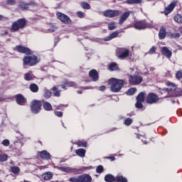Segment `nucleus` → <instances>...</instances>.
Listing matches in <instances>:
<instances>
[{
	"label": "nucleus",
	"instance_id": "obj_14",
	"mask_svg": "<svg viewBox=\"0 0 182 182\" xmlns=\"http://www.w3.org/2000/svg\"><path fill=\"white\" fill-rule=\"evenodd\" d=\"M77 85L75 82L68 81V80H65L61 85L62 89L66 90V87H76Z\"/></svg>",
	"mask_w": 182,
	"mask_h": 182
},
{
	"label": "nucleus",
	"instance_id": "obj_17",
	"mask_svg": "<svg viewBox=\"0 0 182 182\" xmlns=\"http://www.w3.org/2000/svg\"><path fill=\"white\" fill-rule=\"evenodd\" d=\"M16 100L18 105H20V106H23V105L26 103V99H25V97L21 94L16 96Z\"/></svg>",
	"mask_w": 182,
	"mask_h": 182
},
{
	"label": "nucleus",
	"instance_id": "obj_32",
	"mask_svg": "<svg viewBox=\"0 0 182 182\" xmlns=\"http://www.w3.org/2000/svg\"><path fill=\"white\" fill-rule=\"evenodd\" d=\"M144 92H140L139 95L136 97V101L138 102H144V96H145Z\"/></svg>",
	"mask_w": 182,
	"mask_h": 182
},
{
	"label": "nucleus",
	"instance_id": "obj_45",
	"mask_svg": "<svg viewBox=\"0 0 182 182\" xmlns=\"http://www.w3.org/2000/svg\"><path fill=\"white\" fill-rule=\"evenodd\" d=\"M77 144L79 146V147H86L87 143L85 141H78Z\"/></svg>",
	"mask_w": 182,
	"mask_h": 182
},
{
	"label": "nucleus",
	"instance_id": "obj_48",
	"mask_svg": "<svg viewBox=\"0 0 182 182\" xmlns=\"http://www.w3.org/2000/svg\"><path fill=\"white\" fill-rule=\"evenodd\" d=\"M176 77L179 80V79H182V70H179L176 73Z\"/></svg>",
	"mask_w": 182,
	"mask_h": 182
},
{
	"label": "nucleus",
	"instance_id": "obj_29",
	"mask_svg": "<svg viewBox=\"0 0 182 182\" xmlns=\"http://www.w3.org/2000/svg\"><path fill=\"white\" fill-rule=\"evenodd\" d=\"M52 177H53V173H52V172H46L42 175V178L44 180H50Z\"/></svg>",
	"mask_w": 182,
	"mask_h": 182
},
{
	"label": "nucleus",
	"instance_id": "obj_56",
	"mask_svg": "<svg viewBox=\"0 0 182 182\" xmlns=\"http://www.w3.org/2000/svg\"><path fill=\"white\" fill-rule=\"evenodd\" d=\"M100 90L101 92H105V90H106V86H105V85L100 86Z\"/></svg>",
	"mask_w": 182,
	"mask_h": 182
},
{
	"label": "nucleus",
	"instance_id": "obj_22",
	"mask_svg": "<svg viewBox=\"0 0 182 182\" xmlns=\"http://www.w3.org/2000/svg\"><path fill=\"white\" fill-rule=\"evenodd\" d=\"M166 28L161 27L159 33V39L161 40L166 39Z\"/></svg>",
	"mask_w": 182,
	"mask_h": 182
},
{
	"label": "nucleus",
	"instance_id": "obj_59",
	"mask_svg": "<svg viewBox=\"0 0 182 182\" xmlns=\"http://www.w3.org/2000/svg\"><path fill=\"white\" fill-rule=\"evenodd\" d=\"M127 116H129V117L134 116V113L132 112V113L127 114Z\"/></svg>",
	"mask_w": 182,
	"mask_h": 182
},
{
	"label": "nucleus",
	"instance_id": "obj_12",
	"mask_svg": "<svg viewBox=\"0 0 182 182\" xmlns=\"http://www.w3.org/2000/svg\"><path fill=\"white\" fill-rule=\"evenodd\" d=\"M177 6V1H173L171 2L167 7L165 8L164 9V15H168V14L173 12L174 10V8Z\"/></svg>",
	"mask_w": 182,
	"mask_h": 182
},
{
	"label": "nucleus",
	"instance_id": "obj_2",
	"mask_svg": "<svg viewBox=\"0 0 182 182\" xmlns=\"http://www.w3.org/2000/svg\"><path fill=\"white\" fill-rule=\"evenodd\" d=\"M26 26V20L25 18H20L11 24V32H18L19 29H23Z\"/></svg>",
	"mask_w": 182,
	"mask_h": 182
},
{
	"label": "nucleus",
	"instance_id": "obj_62",
	"mask_svg": "<svg viewBox=\"0 0 182 182\" xmlns=\"http://www.w3.org/2000/svg\"><path fill=\"white\" fill-rule=\"evenodd\" d=\"M56 109H60V107L58 106V107H56Z\"/></svg>",
	"mask_w": 182,
	"mask_h": 182
},
{
	"label": "nucleus",
	"instance_id": "obj_9",
	"mask_svg": "<svg viewBox=\"0 0 182 182\" xmlns=\"http://www.w3.org/2000/svg\"><path fill=\"white\" fill-rule=\"evenodd\" d=\"M130 51L127 48H118L117 56L119 59H126L129 56Z\"/></svg>",
	"mask_w": 182,
	"mask_h": 182
},
{
	"label": "nucleus",
	"instance_id": "obj_23",
	"mask_svg": "<svg viewBox=\"0 0 182 182\" xmlns=\"http://www.w3.org/2000/svg\"><path fill=\"white\" fill-rule=\"evenodd\" d=\"M115 182H129V181H127V178L119 173L115 177Z\"/></svg>",
	"mask_w": 182,
	"mask_h": 182
},
{
	"label": "nucleus",
	"instance_id": "obj_33",
	"mask_svg": "<svg viewBox=\"0 0 182 182\" xmlns=\"http://www.w3.org/2000/svg\"><path fill=\"white\" fill-rule=\"evenodd\" d=\"M117 69H119V67L117 66V64L116 63H112L109 64V70H111V71L117 70Z\"/></svg>",
	"mask_w": 182,
	"mask_h": 182
},
{
	"label": "nucleus",
	"instance_id": "obj_37",
	"mask_svg": "<svg viewBox=\"0 0 182 182\" xmlns=\"http://www.w3.org/2000/svg\"><path fill=\"white\" fill-rule=\"evenodd\" d=\"M32 5V4H26L25 2H22L20 4V8L21 9H28V8H29V6Z\"/></svg>",
	"mask_w": 182,
	"mask_h": 182
},
{
	"label": "nucleus",
	"instance_id": "obj_55",
	"mask_svg": "<svg viewBox=\"0 0 182 182\" xmlns=\"http://www.w3.org/2000/svg\"><path fill=\"white\" fill-rule=\"evenodd\" d=\"M15 0H7V5H15Z\"/></svg>",
	"mask_w": 182,
	"mask_h": 182
},
{
	"label": "nucleus",
	"instance_id": "obj_54",
	"mask_svg": "<svg viewBox=\"0 0 182 182\" xmlns=\"http://www.w3.org/2000/svg\"><path fill=\"white\" fill-rule=\"evenodd\" d=\"M14 146L18 149V147H22V143L18 141H14Z\"/></svg>",
	"mask_w": 182,
	"mask_h": 182
},
{
	"label": "nucleus",
	"instance_id": "obj_8",
	"mask_svg": "<svg viewBox=\"0 0 182 182\" xmlns=\"http://www.w3.org/2000/svg\"><path fill=\"white\" fill-rule=\"evenodd\" d=\"M159 100V96L155 93H149L146 97V103L149 105H154V103H157Z\"/></svg>",
	"mask_w": 182,
	"mask_h": 182
},
{
	"label": "nucleus",
	"instance_id": "obj_27",
	"mask_svg": "<svg viewBox=\"0 0 182 182\" xmlns=\"http://www.w3.org/2000/svg\"><path fill=\"white\" fill-rule=\"evenodd\" d=\"M166 86L169 87L167 89V90H169V92H174L176 89H177V87L176 86V85L170 82H166Z\"/></svg>",
	"mask_w": 182,
	"mask_h": 182
},
{
	"label": "nucleus",
	"instance_id": "obj_26",
	"mask_svg": "<svg viewBox=\"0 0 182 182\" xmlns=\"http://www.w3.org/2000/svg\"><path fill=\"white\" fill-rule=\"evenodd\" d=\"M29 89L31 92H33V93H38V92H39V87L35 83L31 84Z\"/></svg>",
	"mask_w": 182,
	"mask_h": 182
},
{
	"label": "nucleus",
	"instance_id": "obj_49",
	"mask_svg": "<svg viewBox=\"0 0 182 182\" xmlns=\"http://www.w3.org/2000/svg\"><path fill=\"white\" fill-rule=\"evenodd\" d=\"M156 50H157V48L156 46L151 47V48L149 50V53L150 55H153V53H156Z\"/></svg>",
	"mask_w": 182,
	"mask_h": 182
},
{
	"label": "nucleus",
	"instance_id": "obj_11",
	"mask_svg": "<svg viewBox=\"0 0 182 182\" xmlns=\"http://www.w3.org/2000/svg\"><path fill=\"white\" fill-rule=\"evenodd\" d=\"M57 18L63 22V23H70L72 21H70V18L66 14H63L62 13H57Z\"/></svg>",
	"mask_w": 182,
	"mask_h": 182
},
{
	"label": "nucleus",
	"instance_id": "obj_30",
	"mask_svg": "<svg viewBox=\"0 0 182 182\" xmlns=\"http://www.w3.org/2000/svg\"><path fill=\"white\" fill-rule=\"evenodd\" d=\"M43 109L47 112H50V110H52V105L48 102H43Z\"/></svg>",
	"mask_w": 182,
	"mask_h": 182
},
{
	"label": "nucleus",
	"instance_id": "obj_19",
	"mask_svg": "<svg viewBox=\"0 0 182 182\" xmlns=\"http://www.w3.org/2000/svg\"><path fill=\"white\" fill-rule=\"evenodd\" d=\"M130 14L131 12L130 11H127L125 13H124L120 18H119V25H123L124 22H125V21L127 19V18H129V16H130Z\"/></svg>",
	"mask_w": 182,
	"mask_h": 182
},
{
	"label": "nucleus",
	"instance_id": "obj_34",
	"mask_svg": "<svg viewBox=\"0 0 182 182\" xmlns=\"http://www.w3.org/2000/svg\"><path fill=\"white\" fill-rule=\"evenodd\" d=\"M52 90L53 92V95L54 96L57 97H59V96H60V91H59L58 90V87H56L55 86H54L53 88H52Z\"/></svg>",
	"mask_w": 182,
	"mask_h": 182
},
{
	"label": "nucleus",
	"instance_id": "obj_20",
	"mask_svg": "<svg viewBox=\"0 0 182 182\" xmlns=\"http://www.w3.org/2000/svg\"><path fill=\"white\" fill-rule=\"evenodd\" d=\"M80 182H92V176L88 174H82L80 176Z\"/></svg>",
	"mask_w": 182,
	"mask_h": 182
},
{
	"label": "nucleus",
	"instance_id": "obj_51",
	"mask_svg": "<svg viewBox=\"0 0 182 182\" xmlns=\"http://www.w3.org/2000/svg\"><path fill=\"white\" fill-rule=\"evenodd\" d=\"M1 144H3V146H5L6 147H8V146H9V140L8 139L3 140V141L1 142Z\"/></svg>",
	"mask_w": 182,
	"mask_h": 182
},
{
	"label": "nucleus",
	"instance_id": "obj_6",
	"mask_svg": "<svg viewBox=\"0 0 182 182\" xmlns=\"http://www.w3.org/2000/svg\"><path fill=\"white\" fill-rule=\"evenodd\" d=\"M41 107H42V102H41V101L34 100L31 102V109L32 113H39V112H41Z\"/></svg>",
	"mask_w": 182,
	"mask_h": 182
},
{
	"label": "nucleus",
	"instance_id": "obj_5",
	"mask_svg": "<svg viewBox=\"0 0 182 182\" xmlns=\"http://www.w3.org/2000/svg\"><path fill=\"white\" fill-rule=\"evenodd\" d=\"M134 26L135 29H138L139 31L147 29V28H154L153 23H147L146 20L136 21Z\"/></svg>",
	"mask_w": 182,
	"mask_h": 182
},
{
	"label": "nucleus",
	"instance_id": "obj_44",
	"mask_svg": "<svg viewBox=\"0 0 182 182\" xmlns=\"http://www.w3.org/2000/svg\"><path fill=\"white\" fill-rule=\"evenodd\" d=\"M132 123H133V119H130V118H127L124 121V124H125V126H130V124H132Z\"/></svg>",
	"mask_w": 182,
	"mask_h": 182
},
{
	"label": "nucleus",
	"instance_id": "obj_38",
	"mask_svg": "<svg viewBox=\"0 0 182 182\" xmlns=\"http://www.w3.org/2000/svg\"><path fill=\"white\" fill-rule=\"evenodd\" d=\"M51 96H52V92L46 89L44 90V97H46V99H49Z\"/></svg>",
	"mask_w": 182,
	"mask_h": 182
},
{
	"label": "nucleus",
	"instance_id": "obj_18",
	"mask_svg": "<svg viewBox=\"0 0 182 182\" xmlns=\"http://www.w3.org/2000/svg\"><path fill=\"white\" fill-rule=\"evenodd\" d=\"M39 155L41 159L43 160H50V154H49V152L47 151H42L39 152Z\"/></svg>",
	"mask_w": 182,
	"mask_h": 182
},
{
	"label": "nucleus",
	"instance_id": "obj_15",
	"mask_svg": "<svg viewBox=\"0 0 182 182\" xmlns=\"http://www.w3.org/2000/svg\"><path fill=\"white\" fill-rule=\"evenodd\" d=\"M161 53L168 58V59H170L173 55V53L170 50V49H168V47L161 48Z\"/></svg>",
	"mask_w": 182,
	"mask_h": 182
},
{
	"label": "nucleus",
	"instance_id": "obj_64",
	"mask_svg": "<svg viewBox=\"0 0 182 182\" xmlns=\"http://www.w3.org/2000/svg\"><path fill=\"white\" fill-rule=\"evenodd\" d=\"M5 35H8V31H6V32H5Z\"/></svg>",
	"mask_w": 182,
	"mask_h": 182
},
{
	"label": "nucleus",
	"instance_id": "obj_43",
	"mask_svg": "<svg viewBox=\"0 0 182 182\" xmlns=\"http://www.w3.org/2000/svg\"><path fill=\"white\" fill-rule=\"evenodd\" d=\"M8 160V155L6 154H0V161H6Z\"/></svg>",
	"mask_w": 182,
	"mask_h": 182
},
{
	"label": "nucleus",
	"instance_id": "obj_60",
	"mask_svg": "<svg viewBox=\"0 0 182 182\" xmlns=\"http://www.w3.org/2000/svg\"><path fill=\"white\" fill-rule=\"evenodd\" d=\"M179 96H182V90H178Z\"/></svg>",
	"mask_w": 182,
	"mask_h": 182
},
{
	"label": "nucleus",
	"instance_id": "obj_46",
	"mask_svg": "<svg viewBox=\"0 0 182 182\" xmlns=\"http://www.w3.org/2000/svg\"><path fill=\"white\" fill-rule=\"evenodd\" d=\"M104 171H105V169L103 168V166L100 165V166H97V168H96L97 173L100 174V173H103Z\"/></svg>",
	"mask_w": 182,
	"mask_h": 182
},
{
	"label": "nucleus",
	"instance_id": "obj_42",
	"mask_svg": "<svg viewBox=\"0 0 182 182\" xmlns=\"http://www.w3.org/2000/svg\"><path fill=\"white\" fill-rule=\"evenodd\" d=\"M108 29L109 31H114L116 29V23L112 22L108 24Z\"/></svg>",
	"mask_w": 182,
	"mask_h": 182
},
{
	"label": "nucleus",
	"instance_id": "obj_63",
	"mask_svg": "<svg viewBox=\"0 0 182 182\" xmlns=\"http://www.w3.org/2000/svg\"><path fill=\"white\" fill-rule=\"evenodd\" d=\"M2 19V16L0 15V21Z\"/></svg>",
	"mask_w": 182,
	"mask_h": 182
},
{
	"label": "nucleus",
	"instance_id": "obj_7",
	"mask_svg": "<svg viewBox=\"0 0 182 182\" xmlns=\"http://www.w3.org/2000/svg\"><path fill=\"white\" fill-rule=\"evenodd\" d=\"M129 82L130 85H140L143 82V77L140 75H134L129 76Z\"/></svg>",
	"mask_w": 182,
	"mask_h": 182
},
{
	"label": "nucleus",
	"instance_id": "obj_13",
	"mask_svg": "<svg viewBox=\"0 0 182 182\" xmlns=\"http://www.w3.org/2000/svg\"><path fill=\"white\" fill-rule=\"evenodd\" d=\"M14 50H17V52H19L20 53H26V55H31V49L22 46H16L14 48Z\"/></svg>",
	"mask_w": 182,
	"mask_h": 182
},
{
	"label": "nucleus",
	"instance_id": "obj_35",
	"mask_svg": "<svg viewBox=\"0 0 182 182\" xmlns=\"http://www.w3.org/2000/svg\"><path fill=\"white\" fill-rule=\"evenodd\" d=\"M24 79L25 80H33V75L31 74L30 73H27L24 75Z\"/></svg>",
	"mask_w": 182,
	"mask_h": 182
},
{
	"label": "nucleus",
	"instance_id": "obj_10",
	"mask_svg": "<svg viewBox=\"0 0 182 182\" xmlns=\"http://www.w3.org/2000/svg\"><path fill=\"white\" fill-rule=\"evenodd\" d=\"M119 11L117 10H106L103 12L104 16L106 18H114V16H119Z\"/></svg>",
	"mask_w": 182,
	"mask_h": 182
},
{
	"label": "nucleus",
	"instance_id": "obj_39",
	"mask_svg": "<svg viewBox=\"0 0 182 182\" xmlns=\"http://www.w3.org/2000/svg\"><path fill=\"white\" fill-rule=\"evenodd\" d=\"M137 92V90L136 88H130L127 92V95L128 96H132V95H134Z\"/></svg>",
	"mask_w": 182,
	"mask_h": 182
},
{
	"label": "nucleus",
	"instance_id": "obj_53",
	"mask_svg": "<svg viewBox=\"0 0 182 182\" xmlns=\"http://www.w3.org/2000/svg\"><path fill=\"white\" fill-rule=\"evenodd\" d=\"M77 16L78 18H85V13H83L82 11H77Z\"/></svg>",
	"mask_w": 182,
	"mask_h": 182
},
{
	"label": "nucleus",
	"instance_id": "obj_24",
	"mask_svg": "<svg viewBox=\"0 0 182 182\" xmlns=\"http://www.w3.org/2000/svg\"><path fill=\"white\" fill-rule=\"evenodd\" d=\"M142 0H127L124 1V4L127 5H139L141 4Z\"/></svg>",
	"mask_w": 182,
	"mask_h": 182
},
{
	"label": "nucleus",
	"instance_id": "obj_41",
	"mask_svg": "<svg viewBox=\"0 0 182 182\" xmlns=\"http://www.w3.org/2000/svg\"><path fill=\"white\" fill-rule=\"evenodd\" d=\"M80 5L83 9H90V4L87 2H82Z\"/></svg>",
	"mask_w": 182,
	"mask_h": 182
},
{
	"label": "nucleus",
	"instance_id": "obj_1",
	"mask_svg": "<svg viewBox=\"0 0 182 182\" xmlns=\"http://www.w3.org/2000/svg\"><path fill=\"white\" fill-rule=\"evenodd\" d=\"M108 84L110 85L111 92L117 93L122 90V87L124 86V80L117 78H111L108 80Z\"/></svg>",
	"mask_w": 182,
	"mask_h": 182
},
{
	"label": "nucleus",
	"instance_id": "obj_31",
	"mask_svg": "<svg viewBox=\"0 0 182 182\" xmlns=\"http://www.w3.org/2000/svg\"><path fill=\"white\" fill-rule=\"evenodd\" d=\"M11 171L14 174H19V173L21 172V169L18 166H11Z\"/></svg>",
	"mask_w": 182,
	"mask_h": 182
},
{
	"label": "nucleus",
	"instance_id": "obj_25",
	"mask_svg": "<svg viewBox=\"0 0 182 182\" xmlns=\"http://www.w3.org/2000/svg\"><path fill=\"white\" fill-rule=\"evenodd\" d=\"M105 181L106 182H116V177L112 174H107L105 176Z\"/></svg>",
	"mask_w": 182,
	"mask_h": 182
},
{
	"label": "nucleus",
	"instance_id": "obj_57",
	"mask_svg": "<svg viewBox=\"0 0 182 182\" xmlns=\"http://www.w3.org/2000/svg\"><path fill=\"white\" fill-rule=\"evenodd\" d=\"M49 32H55L56 31V27L53 26L50 29H48Z\"/></svg>",
	"mask_w": 182,
	"mask_h": 182
},
{
	"label": "nucleus",
	"instance_id": "obj_52",
	"mask_svg": "<svg viewBox=\"0 0 182 182\" xmlns=\"http://www.w3.org/2000/svg\"><path fill=\"white\" fill-rule=\"evenodd\" d=\"M54 113L58 117H62L63 116V112L60 111H55Z\"/></svg>",
	"mask_w": 182,
	"mask_h": 182
},
{
	"label": "nucleus",
	"instance_id": "obj_3",
	"mask_svg": "<svg viewBox=\"0 0 182 182\" xmlns=\"http://www.w3.org/2000/svg\"><path fill=\"white\" fill-rule=\"evenodd\" d=\"M39 62L40 60L36 55L25 56L23 59L24 66H35Z\"/></svg>",
	"mask_w": 182,
	"mask_h": 182
},
{
	"label": "nucleus",
	"instance_id": "obj_50",
	"mask_svg": "<svg viewBox=\"0 0 182 182\" xmlns=\"http://www.w3.org/2000/svg\"><path fill=\"white\" fill-rule=\"evenodd\" d=\"M171 38L172 39H176V38H180V33H172L171 34Z\"/></svg>",
	"mask_w": 182,
	"mask_h": 182
},
{
	"label": "nucleus",
	"instance_id": "obj_58",
	"mask_svg": "<svg viewBox=\"0 0 182 182\" xmlns=\"http://www.w3.org/2000/svg\"><path fill=\"white\" fill-rule=\"evenodd\" d=\"M109 160H111V161H114V160H115L114 156H109Z\"/></svg>",
	"mask_w": 182,
	"mask_h": 182
},
{
	"label": "nucleus",
	"instance_id": "obj_16",
	"mask_svg": "<svg viewBox=\"0 0 182 182\" xmlns=\"http://www.w3.org/2000/svg\"><path fill=\"white\" fill-rule=\"evenodd\" d=\"M89 76L92 78V82H97L99 80V73L95 69L90 71Z\"/></svg>",
	"mask_w": 182,
	"mask_h": 182
},
{
	"label": "nucleus",
	"instance_id": "obj_4",
	"mask_svg": "<svg viewBox=\"0 0 182 182\" xmlns=\"http://www.w3.org/2000/svg\"><path fill=\"white\" fill-rule=\"evenodd\" d=\"M57 168L60 171H63V173H77V171H82V170H90V168H92V166H88V167L82 166L80 169H77L76 168L66 167V166H58Z\"/></svg>",
	"mask_w": 182,
	"mask_h": 182
},
{
	"label": "nucleus",
	"instance_id": "obj_61",
	"mask_svg": "<svg viewBox=\"0 0 182 182\" xmlns=\"http://www.w3.org/2000/svg\"><path fill=\"white\" fill-rule=\"evenodd\" d=\"M77 93H78L79 95H82V91H77Z\"/></svg>",
	"mask_w": 182,
	"mask_h": 182
},
{
	"label": "nucleus",
	"instance_id": "obj_36",
	"mask_svg": "<svg viewBox=\"0 0 182 182\" xmlns=\"http://www.w3.org/2000/svg\"><path fill=\"white\" fill-rule=\"evenodd\" d=\"M174 21L175 22H177L178 23H182V16L180 14H177L174 16Z\"/></svg>",
	"mask_w": 182,
	"mask_h": 182
},
{
	"label": "nucleus",
	"instance_id": "obj_40",
	"mask_svg": "<svg viewBox=\"0 0 182 182\" xmlns=\"http://www.w3.org/2000/svg\"><path fill=\"white\" fill-rule=\"evenodd\" d=\"M68 181L70 182H80V176L71 177L69 178Z\"/></svg>",
	"mask_w": 182,
	"mask_h": 182
},
{
	"label": "nucleus",
	"instance_id": "obj_21",
	"mask_svg": "<svg viewBox=\"0 0 182 182\" xmlns=\"http://www.w3.org/2000/svg\"><path fill=\"white\" fill-rule=\"evenodd\" d=\"M117 36H119V31H114L109 35V36L105 38L104 41L107 42L109 41H112V39H114V38H117Z\"/></svg>",
	"mask_w": 182,
	"mask_h": 182
},
{
	"label": "nucleus",
	"instance_id": "obj_47",
	"mask_svg": "<svg viewBox=\"0 0 182 182\" xmlns=\"http://www.w3.org/2000/svg\"><path fill=\"white\" fill-rule=\"evenodd\" d=\"M135 107H136V109H143V102L136 101Z\"/></svg>",
	"mask_w": 182,
	"mask_h": 182
},
{
	"label": "nucleus",
	"instance_id": "obj_28",
	"mask_svg": "<svg viewBox=\"0 0 182 182\" xmlns=\"http://www.w3.org/2000/svg\"><path fill=\"white\" fill-rule=\"evenodd\" d=\"M75 153L77 156H79V157H85L86 154V150L83 149H79L75 151Z\"/></svg>",
	"mask_w": 182,
	"mask_h": 182
}]
</instances>
